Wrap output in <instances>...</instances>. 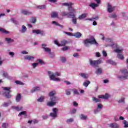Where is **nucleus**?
Masks as SVG:
<instances>
[{
	"mask_svg": "<svg viewBox=\"0 0 128 128\" xmlns=\"http://www.w3.org/2000/svg\"><path fill=\"white\" fill-rule=\"evenodd\" d=\"M10 106V103L4 102L1 106H2L3 108H8V106Z\"/></svg>",
	"mask_w": 128,
	"mask_h": 128,
	"instance_id": "nucleus-42",
	"label": "nucleus"
},
{
	"mask_svg": "<svg viewBox=\"0 0 128 128\" xmlns=\"http://www.w3.org/2000/svg\"><path fill=\"white\" fill-rule=\"evenodd\" d=\"M72 89L68 88L65 90L66 94V96H70L72 94Z\"/></svg>",
	"mask_w": 128,
	"mask_h": 128,
	"instance_id": "nucleus-29",
	"label": "nucleus"
},
{
	"mask_svg": "<svg viewBox=\"0 0 128 128\" xmlns=\"http://www.w3.org/2000/svg\"><path fill=\"white\" fill-rule=\"evenodd\" d=\"M24 58L26 60H34V56H24Z\"/></svg>",
	"mask_w": 128,
	"mask_h": 128,
	"instance_id": "nucleus-18",
	"label": "nucleus"
},
{
	"mask_svg": "<svg viewBox=\"0 0 128 128\" xmlns=\"http://www.w3.org/2000/svg\"><path fill=\"white\" fill-rule=\"evenodd\" d=\"M56 92L54 90L51 91L48 94V96H50V98H52V96H56Z\"/></svg>",
	"mask_w": 128,
	"mask_h": 128,
	"instance_id": "nucleus-33",
	"label": "nucleus"
},
{
	"mask_svg": "<svg viewBox=\"0 0 128 128\" xmlns=\"http://www.w3.org/2000/svg\"><path fill=\"white\" fill-rule=\"evenodd\" d=\"M42 48L44 52H47V54H49L52 52L50 48H48V45L46 44H42Z\"/></svg>",
	"mask_w": 128,
	"mask_h": 128,
	"instance_id": "nucleus-10",
	"label": "nucleus"
},
{
	"mask_svg": "<svg viewBox=\"0 0 128 128\" xmlns=\"http://www.w3.org/2000/svg\"><path fill=\"white\" fill-rule=\"evenodd\" d=\"M116 16V14H112L109 16V17L111 18H115Z\"/></svg>",
	"mask_w": 128,
	"mask_h": 128,
	"instance_id": "nucleus-56",
	"label": "nucleus"
},
{
	"mask_svg": "<svg viewBox=\"0 0 128 128\" xmlns=\"http://www.w3.org/2000/svg\"><path fill=\"white\" fill-rule=\"evenodd\" d=\"M96 72V74H100L102 72V68H98V69H97Z\"/></svg>",
	"mask_w": 128,
	"mask_h": 128,
	"instance_id": "nucleus-40",
	"label": "nucleus"
},
{
	"mask_svg": "<svg viewBox=\"0 0 128 128\" xmlns=\"http://www.w3.org/2000/svg\"><path fill=\"white\" fill-rule=\"evenodd\" d=\"M80 76L84 80L88 78V74L86 73H80Z\"/></svg>",
	"mask_w": 128,
	"mask_h": 128,
	"instance_id": "nucleus-27",
	"label": "nucleus"
},
{
	"mask_svg": "<svg viewBox=\"0 0 128 128\" xmlns=\"http://www.w3.org/2000/svg\"><path fill=\"white\" fill-rule=\"evenodd\" d=\"M118 102L120 104H122V102H124V98H121L120 100H119Z\"/></svg>",
	"mask_w": 128,
	"mask_h": 128,
	"instance_id": "nucleus-60",
	"label": "nucleus"
},
{
	"mask_svg": "<svg viewBox=\"0 0 128 128\" xmlns=\"http://www.w3.org/2000/svg\"><path fill=\"white\" fill-rule=\"evenodd\" d=\"M72 18V22L74 24H76V14H72L70 17Z\"/></svg>",
	"mask_w": 128,
	"mask_h": 128,
	"instance_id": "nucleus-26",
	"label": "nucleus"
},
{
	"mask_svg": "<svg viewBox=\"0 0 128 128\" xmlns=\"http://www.w3.org/2000/svg\"><path fill=\"white\" fill-rule=\"evenodd\" d=\"M76 112V108L72 109L70 112V113L71 114H74Z\"/></svg>",
	"mask_w": 128,
	"mask_h": 128,
	"instance_id": "nucleus-51",
	"label": "nucleus"
},
{
	"mask_svg": "<svg viewBox=\"0 0 128 128\" xmlns=\"http://www.w3.org/2000/svg\"><path fill=\"white\" fill-rule=\"evenodd\" d=\"M124 49L122 47L118 46L117 48L114 50L115 52L117 54H120V52H122Z\"/></svg>",
	"mask_w": 128,
	"mask_h": 128,
	"instance_id": "nucleus-20",
	"label": "nucleus"
},
{
	"mask_svg": "<svg viewBox=\"0 0 128 128\" xmlns=\"http://www.w3.org/2000/svg\"><path fill=\"white\" fill-rule=\"evenodd\" d=\"M92 100L93 102H100V100L98 98L96 97H92Z\"/></svg>",
	"mask_w": 128,
	"mask_h": 128,
	"instance_id": "nucleus-43",
	"label": "nucleus"
},
{
	"mask_svg": "<svg viewBox=\"0 0 128 128\" xmlns=\"http://www.w3.org/2000/svg\"><path fill=\"white\" fill-rule=\"evenodd\" d=\"M84 44L86 46H90V44H96L98 46V42L94 39V37L92 36L90 38H88L84 41Z\"/></svg>",
	"mask_w": 128,
	"mask_h": 128,
	"instance_id": "nucleus-2",
	"label": "nucleus"
},
{
	"mask_svg": "<svg viewBox=\"0 0 128 128\" xmlns=\"http://www.w3.org/2000/svg\"><path fill=\"white\" fill-rule=\"evenodd\" d=\"M115 6H112L110 4H108V12H112L114 10Z\"/></svg>",
	"mask_w": 128,
	"mask_h": 128,
	"instance_id": "nucleus-13",
	"label": "nucleus"
},
{
	"mask_svg": "<svg viewBox=\"0 0 128 128\" xmlns=\"http://www.w3.org/2000/svg\"><path fill=\"white\" fill-rule=\"evenodd\" d=\"M48 76L50 80H54V82H60V78H56V76H60V74L56 72L54 73L50 71H48Z\"/></svg>",
	"mask_w": 128,
	"mask_h": 128,
	"instance_id": "nucleus-1",
	"label": "nucleus"
},
{
	"mask_svg": "<svg viewBox=\"0 0 128 128\" xmlns=\"http://www.w3.org/2000/svg\"><path fill=\"white\" fill-rule=\"evenodd\" d=\"M26 116V112L23 111L22 112H20L18 114V116Z\"/></svg>",
	"mask_w": 128,
	"mask_h": 128,
	"instance_id": "nucleus-41",
	"label": "nucleus"
},
{
	"mask_svg": "<svg viewBox=\"0 0 128 128\" xmlns=\"http://www.w3.org/2000/svg\"><path fill=\"white\" fill-rule=\"evenodd\" d=\"M44 100V96H40V98L37 100V101L39 102H42Z\"/></svg>",
	"mask_w": 128,
	"mask_h": 128,
	"instance_id": "nucleus-37",
	"label": "nucleus"
},
{
	"mask_svg": "<svg viewBox=\"0 0 128 128\" xmlns=\"http://www.w3.org/2000/svg\"><path fill=\"white\" fill-rule=\"evenodd\" d=\"M3 90H6L3 93L4 96H5L6 98H12V95L10 94V88L8 87H3Z\"/></svg>",
	"mask_w": 128,
	"mask_h": 128,
	"instance_id": "nucleus-5",
	"label": "nucleus"
},
{
	"mask_svg": "<svg viewBox=\"0 0 128 128\" xmlns=\"http://www.w3.org/2000/svg\"><path fill=\"white\" fill-rule=\"evenodd\" d=\"M33 34H41V36H46V32L44 31L40 30H32Z\"/></svg>",
	"mask_w": 128,
	"mask_h": 128,
	"instance_id": "nucleus-12",
	"label": "nucleus"
},
{
	"mask_svg": "<svg viewBox=\"0 0 128 128\" xmlns=\"http://www.w3.org/2000/svg\"><path fill=\"white\" fill-rule=\"evenodd\" d=\"M74 122V118H70L67 120L66 121V122H67V124H70V122Z\"/></svg>",
	"mask_w": 128,
	"mask_h": 128,
	"instance_id": "nucleus-52",
	"label": "nucleus"
},
{
	"mask_svg": "<svg viewBox=\"0 0 128 128\" xmlns=\"http://www.w3.org/2000/svg\"><path fill=\"white\" fill-rule=\"evenodd\" d=\"M16 84H20V86H22L24 85V82L20 81V80H16L15 81Z\"/></svg>",
	"mask_w": 128,
	"mask_h": 128,
	"instance_id": "nucleus-53",
	"label": "nucleus"
},
{
	"mask_svg": "<svg viewBox=\"0 0 128 128\" xmlns=\"http://www.w3.org/2000/svg\"><path fill=\"white\" fill-rule=\"evenodd\" d=\"M54 43L55 44H56V46H66V44H68V41L64 40L61 41L60 43H58V41L56 40L54 41Z\"/></svg>",
	"mask_w": 128,
	"mask_h": 128,
	"instance_id": "nucleus-11",
	"label": "nucleus"
},
{
	"mask_svg": "<svg viewBox=\"0 0 128 128\" xmlns=\"http://www.w3.org/2000/svg\"><path fill=\"white\" fill-rule=\"evenodd\" d=\"M2 76L8 80H12V78L10 76H8V72L6 71H2Z\"/></svg>",
	"mask_w": 128,
	"mask_h": 128,
	"instance_id": "nucleus-14",
	"label": "nucleus"
},
{
	"mask_svg": "<svg viewBox=\"0 0 128 128\" xmlns=\"http://www.w3.org/2000/svg\"><path fill=\"white\" fill-rule=\"evenodd\" d=\"M60 98H58V97L56 96H54L50 97V100L51 102H55V104H58V102Z\"/></svg>",
	"mask_w": 128,
	"mask_h": 128,
	"instance_id": "nucleus-15",
	"label": "nucleus"
},
{
	"mask_svg": "<svg viewBox=\"0 0 128 128\" xmlns=\"http://www.w3.org/2000/svg\"><path fill=\"white\" fill-rule=\"evenodd\" d=\"M0 32H2V34H8V32L6 30L3 28H0Z\"/></svg>",
	"mask_w": 128,
	"mask_h": 128,
	"instance_id": "nucleus-44",
	"label": "nucleus"
},
{
	"mask_svg": "<svg viewBox=\"0 0 128 128\" xmlns=\"http://www.w3.org/2000/svg\"><path fill=\"white\" fill-rule=\"evenodd\" d=\"M37 61L38 62V64H44V61H42V59H38Z\"/></svg>",
	"mask_w": 128,
	"mask_h": 128,
	"instance_id": "nucleus-64",
	"label": "nucleus"
},
{
	"mask_svg": "<svg viewBox=\"0 0 128 128\" xmlns=\"http://www.w3.org/2000/svg\"><path fill=\"white\" fill-rule=\"evenodd\" d=\"M46 8V6L42 5V6H36V8L38 10H44Z\"/></svg>",
	"mask_w": 128,
	"mask_h": 128,
	"instance_id": "nucleus-28",
	"label": "nucleus"
},
{
	"mask_svg": "<svg viewBox=\"0 0 128 128\" xmlns=\"http://www.w3.org/2000/svg\"><path fill=\"white\" fill-rule=\"evenodd\" d=\"M62 16H68V18H70L72 14H70L68 12H62Z\"/></svg>",
	"mask_w": 128,
	"mask_h": 128,
	"instance_id": "nucleus-24",
	"label": "nucleus"
},
{
	"mask_svg": "<svg viewBox=\"0 0 128 128\" xmlns=\"http://www.w3.org/2000/svg\"><path fill=\"white\" fill-rule=\"evenodd\" d=\"M58 12H53L51 14V18H58Z\"/></svg>",
	"mask_w": 128,
	"mask_h": 128,
	"instance_id": "nucleus-31",
	"label": "nucleus"
},
{
	"mask_svg": "<svg viewBox=\"0 0 128 128\" xmlns=\"http://www.w3.org/2000/svg\"><path fill=\"white\" fill-rule=\"evenodd\" d=\"M27 30H28V28H26V26L24 25H22V28L20 30L21 34H26V32Z\"/></svg>",
	"mask_w": 128,
	"mask_h": 128,
	"instance_id": "nucleus-21",
	"label": "nucleus"
},
{
	"mask_svg": "<svg viewBox=\"0 0 128 128\" xmlns=\"http://www.w3.org/2000/svg\"><path fill=\"white\" fill-rule=\"evenodd\" d=\"M72 92H74V94H80L76 88L72 89Z\"/></svg>",
	"mask_w": 128,
	"mask_h": 128,
	"instance_id": "nucleus-45",
	"label": "nucleus"
},
{
	"mask_svg": "<svg viewBox=\"0 0 128 128\" xmlns=\"http://www.w3.org/2000/svg\"><path fill=\"white\" fill-rule=\"evenodd\" d=\"M94 2H96V4L94 2H90L89 4V6L92 8V10H96V8H98L100 4V0H93Z\"/></svg>",
	"mask_w": 128,
	"mask_h": 128,
	"instance_id": "nucleus-7",
	"label": "nucleus"
},
{
	"mask_svg": "<svg viewBox=\"0 0 128 128\" xmlns=\"http://www.w3.org/2000/svg\"><path fill=\"white\" fill-rule=\"evenodd\" d=\"M12 108L16 110L19 111L22 110V107H18V106H12Z\"/></svg>",
	"mask_w": 128,
	"mask_h": 128,
	"instance_id": "nucleus-30",
	"label": "nucleus"
},
{
	"mask_svg": "<svg viewBox=\"0 0 128 128\" xmlns=\"http://www.w3.org/2000/svg\"><path fill=\"white\" fill-rule=\"evenodd\" d=\"M123 124H124V128H128V122L126 120H124L123 121Z\"/></svg>",
	"mask_w": 128,
	"mask_h": 128,
	"instance_id": "nucleus-49",
	"label": "nucleus"
},
{
	"mask_svg": "<svg viewBox=\"0 0 128 128\" xmlns=\"http://www.w3.org/2000/svg\"><path fill=\"white\" fill-rule=\"evenodd\" d=\"M20 100H22V95H20V94H18L16 96V102H20Z\"/></svg>",
	"mask_w": 128,
	"mask_h": 128,
	"instance_id": "nucleus-25",
	"label": "nucleus"
},
{
	"mask_svg": "<svg viewBox=\"0 0 128 128\" xmlns=\"http://www.w3.org/2000/svg\"><path fill=\"white\" fill-rule=\"evenodd\" d=\"M64 34H68V36H74V34H72V33H70V32H64Z\"/></svg>",
	"mask_w": 128,
	"mask_h": 128,
	"instance_id": "nucleus-58",
	"label": "nucleus"
},
{
	"mask_svg": "<svg viewBox=\"0 0 128 128\" xmlns=\"http://www.w3.org/2000/svg\"><path fill=\"white\" fill-rule=\"evenodd\" d=\"M21 12L24 16H30V14H32V12L26 10H22Z\"/></svg>",
	"mask_w": 128,
	"mask_h": 128,
	"instance_id": "nucleus-22",
	"label": "nucleus"
},
{
	"mask_svg": "<svg viewBox=\"0 0 128 128\" xmlns=\"http://www.w3.org/2000/svg\"><path fill=\"white\" fill-rule=\"evenodd\" d=\"M73 36H75L76 38H80V32H76L74 34H73Z\"/></svg>",
	"mask_w": 128,
	"mask_h": 128,
	"instance_id": "nucleus-39",
	"label": "nucleus"
},
{
	"mask_svg": "<svg viewBox=\"0 0 128 128\" xmlns=\"http://www.w3.org/2000/svg\"><path fill=\"white\" fill-rule=\"evenodd\" d=\"M10 20L14 24L18 25L20 24V23L18 22V21L14 20V18H11Z\"/></svg>",
	"mask_w": 128,
	"mask_h": 128,
	"instance_id": "nucleus-36",
	"label": "nucleus"
},
{
	"mask_svg": "<svg viewBox=\"0 0 128 128\" xmlns=\"http://www.w3.org/2000/svg\"><path fill=\"white\" fill-rule=\"evenodd\" d=\"M117 56L118 58H120V60H124V56L120 54H118Z\"/></svg>",
	"mask_w": 128,
	"mask_h": 128,
	"instance_id": "nucleus-50",
	"label": "nucleus"
},
{
	"mask_svg": "<svg viewBox=\"0 0 128 128\" xmlns=\"http://www.w3.org/2000/svg\"><path fill=\"white\" fill-rule=\"evenodd\" d=\"M102 54L104 56H108V54L106 53V50H104L102 52Z\"/></svg>",
	"mask_w": 128,
	"mask_h": 128,
	"instance_id": "nucleus-62",
	"label": "nucleus"
},
{
	"mask_svg": "<svg viewBox=\"0 0 128 128\" xmlns=\"http://www.w3.org/2000/svg\"><path fill=\"white\" fill-rule=\"evenodd\" d=\"M8 126V124L4 122L2 124V128H6Z\"/></svg>",
	"mask_w": 128,
	"mask_h": 128,
	"instance_id": "nucleus-46",
	"label": "nucleus"
},
{
	"mask_svg": "<svg viewBox=\"0 0 128 128\" xmlns=\"http://www.w3.org/2000/svg\"><path fill=\"white\" fill-rule=\"evenodd\" d=\"M40 87L36 86L30 90V92L31 94H34V92H40Z\"/></svg>",
	"mask_w": 128,
	"mask_h": 128,
	"instance_id": "nucleus-17",
	"label": "nucleus"
},
{
	"mask_svg": "<svg viewBox=\"0 0 128 128\" xmlns=\"http://www.w3.org/2000/svg\"><path fill=\"white\" fill-rule=\"evenodd\" d=\"M122 76H118V78L121 80H126L128 78V71L126 69H123L120 70Z\"/></svg>",
	"mask_w": 128,
	"mask_h": 128,
	"instance_id": "nucleus-4",
	"label": "nucleus"
},
{
	"mask_svg": "<svg viewBox=\"0 0 128 128\" xmlns=\"http://www.w3.org/2000/svg\"><path fill=\"white\" fill-rule=\"evenodd\" d=\"M32 66L34 68H36V67L38 66V62L32 63Z\"/></svg>",
	"mask_w": 128,
	"mask_h": 128,
	"instance_id": "nucleus-55",
	"label": "nucleus"
},
{
	"mask_svg": "<svg viewBox=\"0 0 128 128\" xmlns=\"http://www.w3.org/2000/svg\"><path fill=\"white\" fill-rule=\"evenodd\" d=\"M87 16H88V14H86V13L82 14L80 16V20H82V18H86Z\"/></svg>",
	"mask_w": 128,
	"mask_h": 128,
	"instance_id": "nucleus-48",
	"label": "nucleus"
},
{
	"mask_svg": "<svg viewBox=\"0 0 128 128\" xmlns=\"http://www.w3.org/2000/svg\"><path fill=\"white\" fill-rule=\"evenodd\" d=\"M99 98H104V100H108L109 98H110V95L106 93L104 95H100L98 96Z\"/></svg>",
	"mask_w": 128,
	"mask_h": 128,
	"instance_id": "nucleus-16",
	"label": "nucleus"
},
{
	"mask_svg": "<svg viewBox=\"0 0 128 128\" xmlns=\"http://www.w3.org/2000/svg\"><path fill=\"white\" fill-rule=\"evenodd\" d=\"M72 4H74L70 2L68 3L64 2L62 4V6H68V10L70 14H74L76 12V9L74 8L72 6Z\"/></svg>",
	"mask_w": 128,
	"mask_h": 128,
	"instance_id": "nucleus-3",
	"label": "nucleus"
},
{
	"mask_svg": "<svg viewBox=\"0 0 128 128\" xmlns=\"http://www.w3.org/2000/svg\"><path fill=\"white\" fill-rule=\"evenodd\" d=\"M52 111L53 112H50V116H51V118H56V116H58V108H53Z\"/></svg>",
	"mask_w": 128,
	"mask_h": 128,
	"instance_id": "nucleus-9",
	"label": "nucleus"
},
{
	"mask_svg": "<svg viewBox=\"0 0 128 128\" xmlns=\"http://www.w3.org/2000/svg\"><path fill=\"white\" fill-rule=\"evenodd\" d=\"M64 82L67 85V86H70V84H72V83L70 82L68 80H64Z\"/></svg>",
	"mask_w": 128,
	"mask_h": 128,
	"instance_id": "nucleus-63",
	"label": "nucleus"
},
{
	"mask_svg": "<svg viewBox=\"0 0 128 128\" xmlns=\"http://www.w3.org/2000/svg\"><path fill=\"white\" fill-rule=\"evenodd\" d=\"M80 118H81V120H86V118H88V116H86V115L82 114Z\"/></svg>",
	"mask_w": 128,
	"mask_h": 128,
	"instance_id": "nucleus-47",
	"label": "nucleus"
},
{
	"mask_svg": "<svg viewBox=\"0 0 128 128\" xmlns=\"http://www.w3.org/2000/svg\"><path fill=\"white\" fill-rule=\"evenodd\" d=\"M107 64H116V62L112 61V60L110 59L106 61Z\"/></svg>",
	"mask_w": 128,
	"mask_h": 128,
	"instance_id": "nucleus-38",
	"label": "nucleus"
},
{
	"mask_svg": "<svg viewBox=\"0 0 128 128\" xmlns=\"http://www.w3.org/2000/svg\"><path fill=\"white\" fill-rule=\"evenodd\" d=\"M102 108V104H98V105L96 110H100Z\"/></svg>",
	"mask_w": 128,
	"mask_h": 128,
	"instance_id": "nucleus-54",
	"label": "nucleus"
},
{
	"mask_svg": "<svg viewBox=\"0 0 128 128\" xmlns=\"http://www.w3.org/2000/svg\"><path fill=\"white\" fill-rule=\"evenodd\" d=\"M94 20H98V16H96L95 17H93L91 18H86L85 20H90L91 22H94Z\"/></svg>",
	"mask_w": 128,
	"mask_h": 128,
	"instance_id": "nucleus-35",
	"label": "nucleus"
},
{
	"mask_svg": "<svg viewBox=\"0 0 128 128\" xmlns=\"http://www.w3.org/2000/svg\"><path fill=\"white\" fill-rule=\"evenodd\" d=\"M110 126L111 128H119L120 126L118 125L116 123H112L110 124Z\"/></svg>",
	"mask_w": 128,
	"mask_h": 128,
	"instance_id": "nucleus-23",
	"label": "nucleus"
},
{
	"mask_svg": "<svg viewBox=\"0 0 128 128\" xmlns=\"http://www.w3.org/2000/svg\"><path fill=\"white\" fill-rule=\"evenodd\" d=\"M61 62H66V59L64 57H62L61 58Z\"/></svg>",
	"mask_w": 128,
	"mask_h": 128,
	"instance_id": "nucleus-61",
	"label": "nucleus"
},
{
	"mask_svg": "<svg viewBox=\"0 0 128 128\" xmlns=\"http://www.w3.org/2000/svg\"><path fill=\"white\" fill-rule=\"evenodd\" d=\"M56 102H53L52 100L47 103V106H56Z\"/></svg>",
	"mask_w": 128,
	"mask_h": 128,
	"instance_id": "nucleus-34",
	"label": "nucleus"
},
{
	"mask_svg": "<svg viewBox=\"0 0 128 128\" xmlns=\"http://www.w3.org/2000/svg\"><path fill=\"white\" fill-rule=\"evenodd\" d=\"M106 41L107 42L111 43V44H109V46H110L112 48H116L118 46L117 44L114 42V40L112 38H108L106 40Z\"/></svg>",
	"mask_w": 128,
	"mask_h": 128,
	"instance_id": "nucleus-8",
	"label": "nucleus"
},
{
	"mask_svg": "<svg viewBox=\"0 0 128 128\" xmlns=\"http://www.w3.org/2000/svg\"><path fill=\"white\" fill-rule=\"evenodd\" d=\"M50 56V57L51 58H54V54L53 52H52V51L48 54Z\"/></svg>",
	"mask_w": 128,
	"mask_h": 128,
	"instance_id": "nucleus-57",
	"label": "nucleus"
},
{
	"mask_svg": "<svg viewBox=\"0 0 128 128\" xmlns=\"http://www.w3.org/2000/svg\"><path fill=\"white\" fill-rule=\"evenodd\" d=\"M5 40L6 42V44H10L12 42H14V39H12L10 38H5Z\"/></svg>",
	"mask_w": 128,
	"mask_h": 128,
	"instance_id": "nucleus-19",
	"label": "nucleus"
},
{
	"mask_svg": "<svg viewBox=\"0 0 128 128\" xmlns=\"http://www.w3.org/2000/svg\"><path fill=\"white\" fill-rule=\"evenodd\" d=\"M36 18H32L31 22L32 24H36Z\"/></svg>",
	"mask_w": 128,
	"mask_h": 128,
	"instance_id": "nucleus-59",
	"label": "nucleus"
},
{
	"mask_svg": "<svg viewBox=\"0 0 128 128\" xmlns=\"http://www.w3.org/2000/svg\"><path fill=\"white\" fill-rule=\"evenodd\" d=\"M89 62L90 65L92 66H94V68H96L98 66V64L102 62V60L99 59L97 60H92V59L89 60Z\"/></svg>",
	"mask_w": 128,
	"mask_h": 128,
	"instance_id": "nucleus-6",
	"label": "nucleus"
},
{
	"mask_svg": "<svg viewBox=\"0 0 128 128\" xmlns=\"http://www.w3.org/2000/svg\"><path fill=\"white\" fill-rule=\"evenodd\" d=\"M90 84V80H86L84 82L83 86H85V88H88Z\"/></svg>",
	"mask_w": 128,
	"mask_h": 128,
	"instance_id": "nucleus-32",
	"label": "nucleus"
}]
</instances>
